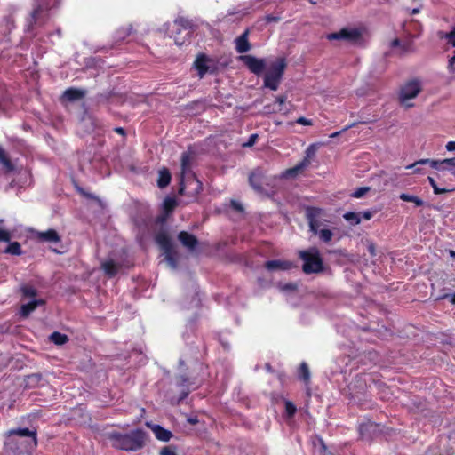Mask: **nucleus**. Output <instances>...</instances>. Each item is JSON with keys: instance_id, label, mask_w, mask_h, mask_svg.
Masks as SVG:
<instances>
[{"instance_id": "6e6552de", "label": "nucleus", "mask_w": 455, "mask_h": 455, "mask_svg": "<svg viewBox=\"0 0 455 455\" xmlns=\"http://www.w3.org/2000/svg\"><path fill=\"white\" fill-rule=\"evenodd\" d=\"M429 164L432 168L438 171H450L455 176V158H446L443 160L420 159L415 163L407 165V168H412L416 165Z\"/></svg>"}, {"instance_id": "69168bd1", "label": "nucleus", "mask_w": 455, "mask_h": 455, "mask_svg": "<svg viewBox=\"0 0 455 455\" xmlns=\"http://www.w3.org/2000/svg\"><path fill=\"white\" fill-rule=\"evenodd\" d=\"M175 44L178 45H182L183 44H185V41L180 42L179 38L175 36Z\"/></svg>"}, {"instance_id": "f03ea898", "label": "nucleus", "mask_w": 455, "mask_h": 455, "mask_svg": "<svg viewBox=\"0 0 455 455\" xmlns=\"http://www.w3.org/2000/svg\"><path fill=\"white\" fill-rule=\"evenodd\" d=\"M299 257L304 261L302 270L305 274H317L323 270V261L316 247L299 251Z\"/></svg>"}, {"instance_id": "0e129e2a", "label": "nucleus", "mask_w": 455, "mask_h": 455, "mask_svg": "<svg viewBox=\"0 0 455 455\" xmlns=\"http://www.w3.org/2000/svg\"><path fill=\"white\" fill-rule=\"evenodd\" d=\"M418 165L412 167L411 169H413V172L414 173H419L420 172V169L419 167H417Z\"/></svg>"}, {"instance_id": "393cba45", "label": "nucleus", "mask_w": 455, "mask_h": 455, "mask_svg": "<svg viewBox=\"0 0 455 455\" xmlns=\"http://www.w3.org/2000/svg\"><path fill=\"white\" fill-rule=\"evenodd\" d=\"M9 435H19V436H29L32 437L34 440L35 445L37 444V438H36V432L31 431L28 428H16V429H11L9 431Z\"/></svg>"}, {"instance_id": "0eeeda50", "label": "nucleus", "mask_w": 455, "mask_h": 455, "mask_svg": "<svg viewBox=\"0 0 455 455\" xmlns=\"http://www.w3.org/2000/svg\"><path fill=\"white\" fill-rule=\"evenodd\" d=\"M362 32L359 28H343L338 32H332L326 35L329 41L343 40L350 44H358L362 41Z\"/></svg>"}, {"instance_id": "f3484780", "label": "nucleus", "mask_w": 455, "mask_h": 455, "mask_svg": "<svg viewBox=\"0 0 455 455\" xmlns=\"http://www.w3.org/2000/svg\"><path fill=\"white\" fill-rule=\"evenodd\" d=\"M323 210L319 207L307 206L306 208V218L308 221L309 228L314 227L315 220H321Z\"/></svg>"}, {"instance_id": "9b49d317", "label": "nucleus", "mask_w": 455, "mask_h": 455, "mask_svg": "<svg viewBox=\"0 0 455 455\" xmlns=\"http://www.w3.org/2000/svg\"><path fill=\"white\" fill-rule=\"evenodd\" d=\"M248 180L249 184L254 190L258 192L263 191L262 185L265 180V173L261 168H256L253 171H251Z\"/></svg>"}, {"instance_id": "58836bf2", "label": "nucleus", "mask_w": 455, "mask_h": 455, "mask_svg": "<svg viewBox=\"0 0 455 455\" xmlns=\"http://www.w3.org/2000/svg\"><path fill=\"white\" fill-rule=\"evenodd\" d=\"M76 191L84 197L92 199L94 201H100V199L92 193L86 192L83 188L76 186Z\"/></svg>"}, {"instance_id": "79ce46f5", "label": "nucleus", "mask_w": 455, "mask_h": 455, "mask_svg": "<svg viewBox=\"0 0 455 455\" xmlns=\"http://www.w3.org/2000/svg\"><path fill=\"white\" fill-rule=\"evenodd\" d=\"M293 124H301V125H307V126H311L313 125V122L311 119H307L304 116H300L299 118H297L294 122H291L290 124L292 125Z\"/></svg>"}, {"instance_id": "864d4df0", "label": "nucleus", "mask_w": 455, "mask_h": 455, "mask_svg": "<svg viewBox=\"0 0 455 455\" xmlns=\"http://www.w3.org/2000/svg\"><path fill=\"white\" fill-rule=\"evenodd\" d=\"M265 20L267 22V23H270V22H277L280 20V18L277 17V16H274V15H267L266 18H265Z\"/></svg>"}, {"instance_id": "a18cd8bd", "label": "nucleus", "mask_w": 455, "mask_h": 455, "mask_svg": "<svg viewBox=\"0 0 455 455\" xmlns=\"http://www.w3.org/2000/svg\"><path fill=\"white\" fill-rule=\"evenodd\" d=\"M316 151L315 145H310L306 150V156L304 158H307L310 161V158L315 156Z\"/></svg>"}, {"instance_id": "e433bc0d", "label": "nucleus", "mask_w": 455, "mask_h": 455, "mask_svg": "<svg viewBox=\"0 0 455 455\" xmlns=\"http://www.w3.org/2000/svg\"><path fill=\"white\" fill-rule=\"evenodd\" d=\"M284 406H285V415L288 419H292L296 412H297V407L296 405L291 402V401H289V400H286L284 402Z\"/></svg>"}, {"instance_id": "052dcab7", "label": "nucleus", "mask_w": 455, "mask_h": 455, "mask_svg": "<svg viewBox=\"0 0 455 455\" xmlns=\"http://www.w3.org/2000/svg\"><path fill=\"white\" fill-rule=\"evenodd\" d=\"M442 299H450V302L455 305V293L451 295L445 294L442 297Z\"/></svg>"}, {"instance_id": "c03bdc74", "label": "nucleus", "mask_w": 455, "mask_h": 455, "mask_svg": "<svg viewBox=\"0 0 455 455\" xmlns=\"http://www.w3.org/2000/svg\"><path fill=\"white\" fill-rule=\"evenodd\" d=\"M160 455H178V454H177L174 447L165 446L161 450Z\"/></svg>"}, {"instance_id": "a878e982", "label": "nucleus", "mask_w": 455, "mask_h": 455, "mask_svg": "<svg viewBox=\"0 0 455 455\" xmlns=\"http://www.w3.org/2000/svg\"><path fill=\"white\" fill-rule=\"evenodd\" d=\"M171 172L167 168H163L159 171L158 173V180H157V186L160 188H164L167 187L171 182Z\"/></svg>"}, {"instance_id": "338daca9", "label": "nucleus", "mask_w": 455, "mask_h": 455, "mask_svg": "<svg viewBox=\"0 0 455 455\" xmlns=\"http://www.w3.org/2000/svg\"><path fill=\"white\" fill-rule=\"evenodd\" d=\"M419 12V8H414L412 11H411V14L414 15V14H417Z\"/></svg>"}, {"instance_id": "a211bd4d", "label": "nucleus", "mask_w": 455, "mask_h": 455, "mask_svg": "<svg viewBox=\"0 0 455 455\" xmlns=\"http://www.w3.org/2000/svg\"><path fill=\"white\" fill-rule=\"evenodd\" d=\"M147 426L149 427L153 433L155 434L156 439L163 442H168L172 436V434L171 431L164 428L160 425H151L149 423H147Z\"/></svg>"}, {"instance_id": "20e7f679", "label": "nucleus", "mask_w": 455, "mask_h": 455, "mask_svg": "<svg viewBox=\"0 0 455 455\" xmlns=\"http://www.w3.org/2000/svg\"><path fill=\"white\" fill-rule=\"evenodd\" d=\"M155 241L163 251L164 259L172 268L178 266L179 255L174 248L173 243L170 235L165 231L158 232L155 236Z\"/></svg>"}, {"instance_id": "7c9ffc66", "label": "nucleus", "mask_w": 455, "mask_h": 455, "mask_svg": "<svg viewBox=\"0 0 455 455\" xmlns=\"http://www.w3.org/2000/svg\"><path fill=\"white\" fill-rule=\"evenodd\" d=\"M177 206V201L174 197H166L163 203V209L166 215L172 213Z\"/></svg>"}, {"instance_id": "bb28decb", "label": "nucleus", "mask_w": 455, "mask_h": 455, "mask_svg": "<svg viewBox=\"0 0 455 455\" xmlns=\"http://www.w3.org/2000/svg\"><path fill=\"white\" fill-rule=\"evenodd\" d=\"M298 377L300 380H302L306 384L310 382L311 374H310V371H309V368H308V365L307 364V363L302 362L300 363L299 370H298Z\"/></svg>"}, {"instance_id": "2f4dec72", "label": "nucleus", "mask_w": 455, "mask_h": 455, "mask_svg": "<svg viewBox=\"0 0 455 455\" xmlns=\"http://www.w3.org/2000/svg\"><path fill=\"white\" fill-rule=\"evenodd\" d=\"M399 198L404 202L414 203L415 205L418 207L422 206L424 204V201L417 196L402 193L400 194Z\"/></svg>"}, {"instance_id": "4be33fe9", "label": "nucleus", "mask_w": 455, "mask_h": 455, "mask_svg": "<svg viewBox=\"0 0 455 455\" xmlns=\"http://www.w3.org/2000/svg\"><path fill=\"white\" fill-rule=\"evenodd\" d=\"M377 428V425L372 422H366L362 423L359 426L358 431L360 434V436L363 440H370L371 439V433L375 432Z\"/></svg>"}, {"instance_id": "3c124183", "label": "nucleus", "mask_w": 455, "mask_h": 455, "mask_svg": "<svg viewBox=\"0 0 455 455\" xmlns=\"http://www.w3.org/2000/svg\"><path fill=\"white\" fill-rule=\"evenodd\" d=\"M454 64H455V51L453 52V56L449 60V65H448L450 71L452 73L455 72Z\"/></svg>"}, {"instance_id": "473e14b6", "label": "nucleus", "mask_w": 455, "mask_h": 455, "mask_svg": "<svg viewBox=\"0 0 455 455\" xmlns=\"http://www.w3.org/2000/svg\"><path fill=\"white\" fill-rule=\"evenodd\" d=\"M360 212H347L343 215V218L351 225L355 226L361 223Z\"/></svg>"}, {"instance_id": "39448f33", "label": "nucleus", "mask_w": 455, "mask_h": 455, "mask_svg": "<svg viewBox=\"0 0 455 455\" xmlns=\"http://www.w3.org/2000/svg\"><path fill=\"white\" fill-rule=\"evenodd\" d=\"M203 190V183L197 179L196 174H191L186 178L180 179L179 195L188 196L189 200L187 204L196 201L198 195Z\"/></svg>"}, {"instance_id": "603ef678", "label": "nucleus", "mask_w": 455, "mask_h": 455, "mask_svg": "<svg viewBox=\"0 0 455 455\" xmlns=\"http://www.w3.org/2000/svg\"><path fill=\"white\" fill-rule=\"evenodd\" d=\"M321 224L322 223H321L320 220H315L314 227L310 228V231L316 235L318 233V230H319V228H320Z\"/></svg>"}, {"instance_id": "a19ab883", "label": "nucleus", "mask_w": 455, "mask_h": 455, "mask_svg": "<svg viewBox=\"0 0 455 455\" xmlns=\"http://www.w3.org/2000/svg\"><path fill=\"white\" fill-rule=\"evenodd\" d=\"M442 38H446L448 43L451 44L453 47H455V28L448 33H445L441 36Z\"/></svg>"}, {"instance_id": "423d86ee", "label": "nucleus", "mask_w": 455, "mask_h": 455, "mask_svg": "<svg viewBox=\"0 0 455 455\" xmlns=\"http://www.w3.org/2000/svg\"><path fill=\"white\" fill-rule=\"evenodd\" d=\"M422 91L421 82L413 78L405 82L400 88L398 99L400 104L406 108H411L413 104H409L408 100L415 99Z\"/></svg>"}, {"instance_id": "c9c22d12", "label": "nucleus", "mask_w": 455, "mask_h": 455, "mask_svg": "<svg viewBox=\"0 0 455 455\" xmlns=\"http://www.w3.org/2000/svg\"><path fill=\"white\" fill-rule=\"evenodd\" d=\"M20 291L22 296L25 298H35L37 295V291L32 285H22L20 287Z\"/></svg>"}, {"instance_id": "1a4fd4ad", "label": "nucleus", "mask_w": 455, "mask_h": 455, "mask_svg": "<svg viewBox=\"0 0 455 455\" xmlns=\"http://www.w3.org/2000/svg\"><path fill=\"white\" fill-rule=\"evenodd\" d=\"M238 59L256 76H260L266 68V62L263 59H258L252 55H240Z\"/></svg>"}, {"instance_id": "dca6fc26", "label": "nucleus", "mask_w": 455, "mask_h": 455, "mask_svg": "<svg viewBox=\"0 0 455 455\" xmlns=\"http://www.w3.org/2000/svg\"><path fill=\"white\" fill-rule=\"evenodd\" d=\"M86 91L83 89H78L75 87H69L67 90L64 91L62 94V99L69 101L74 102L76 100H80L83 98L85 97Z\"/></svg>"}, {"instance_id": "ea45409f", "label": "nucleus", "mask_w": 455, "mask_h": 455, "mask_svg": "<svg viewBox=\"0 0 455 455\" xmlns=\"http://www.w3.org/2000/svg\"><path fill=\"white\" fill-rule=\"evenodd\" d=\"M370 190V188L368 187H361V188H358L357 189H355L353 193H352V196L355 197V198H361L363 197L368 191Z\"/></svg>"}, {"instance_id": "8fccbe9b", "label": "nucleus", "mask_w": 455, "mask_h": 455, "mask_svg": "<svg viewBox=\"0 0 455 455\" xmlns=\"http://www.w3.org/2000/svg\"><path fill=\"white\" fill-rule=\"evenodd\" d=\"M258 139L257 134H251L248 140V141L244 144V146L251 147L255 144L256 140Z\"/></svg>"}, {"instance_id": "9d476101", "label": "nucleus", "mask_w": 455, "mask_h": 455, "mask_svg": "<svg viewBox=\"0 0 455 455\" xmlns=\"http://www.w3.org/2000/svg\"><path fill=\"white\" fill-rule=\"evenodd\" d=\"M194 161V153L192 151H185L181 154L180 157V178H186L191 174H195L192 172V164Z\"/></svg>"}, {"instance_id": "c85d7f7f", "label": "nucleus", "mask_w": 455, "mask_h": 455, "mask_svg": "<svg viewBox=\"0 0 455 455\" xmlns=\"http://www.w3.org/2000/svg\"><path fill=\"white\" fill-rule=\"evenodd\" d=\"M0 164L6 169L8 172H12L14 170V165L12 163L10 157L8 156L5 150L0 146Z\"/></svg>"}, {"instance_id": "72a5a7b5", "label": "nucleus", "mask_w": 455, "mask_h": 455, "mask_svg": "<svg viewBox=\"0 0 455 455\" xmlns=\"http://www.w3.org/2000/svg\"><path fill=\"white\" fill-rule=\"evenodd\" d=\"M50 340L55 345H64L68 342V339L66 334H62L59 331H54L50 336Z\"/></svg>"}, {"instance_id": "de8ad7c7", "label": "nucleus", "mask_w": 455, "mask_h": 455, "mask_svg": "<svg viewBox=\"0 0 455 455\" xmlns=\"http://www.w3.org/2000/svg\"><path fill=\"white\" fill-rule=\"evenodd\" d=\"M432 188H433L434 194H435V195L445 194V193L451 191V189L439 188L436 183L434 186H432Z\"/></svg>"}, {"instance_id": "5701e85b", "label": "nucleus", "mask_w": 455, "mask_h": 455, "mask_svg": "<svg viewBox=\"0 0 455 455\" xmlns=\"http://www.w3.org/2000/svg\"><path fill=\"white\" fill-rule=\"evenodd\" d=\"M44 299H34L20 307V314L22 317H28L38 306L44 305Z\"/></svg>"}, {"instance_id": "cd10ccee", "label": "nucleus", "mask_w": 455, "mask_h": 455, "mask_svg": "<svg viewBox=\"0 0 455 455\" xmlns=\"http://www.w3.org/2000/svg\"><path fill=\"white\" fill-rule=\"evenodd\" d=\"M43 377L40 373H34L28 375L25 379V387L28 388H34L40 385Z\"/></svg>"}, {"instance_id": "bf43d9fd", "label": "nucleus", "mask_w": 455, "mask_h": 455, "mask_svg": "<svg viewBox=\"0 0 455 455\" xmlns=\"http://www.w3.org/2000/svg\"><path fill=\"white\" fill-rule=\"evenodd\" d=\"M446 149L448 151H455V141H449L446 144Z\"/></svg>"}, {"instance_id": "e2e57ef3", "label": "nucleus", "mask_w": 455, "mask_h": 455, "mask_svg": "<svg viewBox=\"0 0 455 455\" xmlns=\"http://www.w3.org/2000/svg\"><path fill=\"white\" fill-rule=\"evenodd\" d=\"M428 181H429V184L431 185V187L436 183L435 179L432 177H428Z\"/></svg>"}, {"instance_id": "774afa93", "label": "nucleus", "mask_w": 455, "mask_h": 455, "mask_svg": "<svg viewBox=\"0 0 455 455\" xmlns=\"http://www.w3.org/2000/svg\"><path fill=\"white\" fill-rule=\"evenodd\" d=\"M449 253H450V255H451L452 258H455V251H454L451 250Z\"/></svg>"}, {"instance_id": "b1692460", "label": "nucleus", "mask_w": 455, "mask_h": 455, "mask_svg": "<svg viewBox=\"0 0 455 455\" xmlns=\"http://www.w3.org/2000/svg\"><path fill=\"white\" fill-rule=\"evenodd\" d=\"M309 164L310 161L307 158H303V160L298 164L286 170V175L290 177H295L299 173L302 172Z\"/></svg>"}, {"instance_id": "2eb2a0df", "label": "nucleus", "mask_w": 455, "mask_h": 455, "mask_svg": "<svg viewBox=\"0 0 455 455\" xmlns=\"http://www.w3.org/2000/svg\"><path fill=\"white\" fill-rule=\"evenodd\" d=\"M189 379L185 375H180L177 378V386L180 388V395L177 399V403H181L190 393Z\"/></svg>"}, {"instance_id": "37998d69", "label": "nucleus", "mask_w": 455, "mask_h": 455, "mask_svg": "<svg viewBox=\"0 0 455 455\" xmlns=\"http://www.w3.org/2000/svg\"><path fill=\"white\" fill-rule=\"evenodd\" d=\"M43 12V7L40 5V4H37L32 13H31V18H32V20L33 22H36V20H38V17H39V14Z\"/></svg>"}, {"instance_id": "680f3d73", "label": "nucleus", "mask_w": 455, "mask_h": 455, "mask_svg": "<svg viewBox=\"0 0 455 455\" xmlns=\"http://www.w3.org/2000/svg\"><path fill=\"white\" fill-rule=\"evenodd\" d=\"M114 132L122 136H125V134H126L125 130L123 127H116L114 129Z\"/></svg>"}, {"instance_id": "f257e3e1", "label": "nucleus", "mask_w": 455, "mask_h": 455, "mask_svg": "<svg viewBox=\"0 0 455 455\" xmlns=\"http://www.w3.org/2000/svg\"><path fill=\"white\" fill-rule=\"evenodd\" d=\"M148 438V433L142 428H136L129 433L112 431L108 434L111 446L116 450L137 451L143 449Z\"/></svg>"}, {"instance_id": "5fc2aeb1", "label": "nucleus", "mask_w": 455, "mask_h": 455, "mask_svg": "<svg viewBox=\"0 0 455 455\" xmlns=\"http://www.w3.org/2000/svg\"><path fill=\"white\" fill-rule=\"evenodd\" d=\"M286 100H287V97L285 95H279L275 98V101L279 105H283V103H285Z\"/></svg>"}, {"instance_id": "4c0bfd02", "label": "nucleus", "mask_w": 455, "mask_h": 455, "mask_svg": "<svg viewBox=\"0 0 455 455\" xmlns=\"http://www.w3.org/2000/svg\"><path fill=\"white\" fill-rule=\"evenodd\" d=\"M320 239L324 243H329L333 237V233L331 229H319L318 233Z\"/></svg>"}, {"instance_id": "13d9d810", "label": "nucleus", "mask_w": 455, "mask_h": 455, "mask_svg": "<svg viewBox=\"0 0 455 455\" xmlns=\"http://www.w3.org/2000/svg\"><path fill=\"white\" fill-rule=\"evenodd\" d=\"M231 205H232V207H233L235 210H236V211H238V212L243 211V206H242V204H239V203H237V202H235V201H232Z\"/></svg>"}, {"instance_id": "49530a36", "label": "nucleus", "mask_w": 455, "mask_h": 455, "mask_svg": "<svg viewBox=\"0 0 455 455\" xmlns=\"http://www.w3.org/2000/svg\"><path fill=\"white\" fill-rule=\"evenodd\" d=\"M355 125H356V123H352V124H350L347 125V126H346L345 128H343L341 131L335 132L331 133V134L330 135V138H336V137L339 136L343 132H346V131L349 130L350 128L355 127Z\"/></svg>"}, {"instance_id": "7ed1b4c3", "label": "nucleus", "mask_w": 455, "mask_h": 455, "mask_svg": "<svg viewBox=\"0 0 455 455\" xmlns=\"http://www.w3.org/2000/svg\"><path fill=\"white\" fill-rule=\"evenodd\" d=\"M286 66L287 64L284 58H278L275 61L272 62L264 76V86L271 91H276L284 74Z\"/></svg>"}, {"instance_id": "ddd939ff", "label": "nucleus", "mask_w": 455, "mask_h": 455, "mask_svg": "<svg viewBox=\"0 0 455 455\" xmlns=\"http://www.w3.org/2000/svg\"><path fill=\"white\" fill-rule=\"evenodd\" d=\"M250 30L247 28L235 40V50L238 53L243 55V53L251 50V44L249 42Z\"/></svg>"}, {"instance_id": "6ab92c4d", "label": "nucleus", "mask_w": 455, "mask_h": 455, "mask_svg": "<svg viewBox=\"0 0 455 455\" xmlns=\"http://www.w3.org/2000/svg\"><path fill=\"white\" fill-rule=\"evenodd\" d=\"M208 62L209 58L205 54H200L197 56L194 62V67L197 70L201 78L209 71V67L207 65Z\"/></svg>"}, {"instance_id": "aec40b11", "label": "nucleus", "mask_w": 455, "mask_h": 455, "mask_svg": "<svg viewBox=\"0 0 455 455\" xmlns=\"http://www.w3.org/2000/svg\"><path fill=\"white\" fill-rule=\"evenodd\" d=\"M37 238L41 242H47V243H59L60 242L61 238L58 232L54 229H48L46 231L38 232Z\"/></svg>"}, {"instance_id": "4468645a", "label": "nucleus", "mask_w": 455, "mask_h": 455, "mask_svg": "<svg viewBox=\"0 0 455 455\" xmlns=\"http://www.w3.org/2000/svg\"><path fill=\"white\" fill-rule=\"evenodd\" d=\"M178 240L187 249L193 251L198 245V239L193 234L187 231H180L178 234Z\"/></svg>"}, {"instance_id": "c756f323", "label": "nucleus", "mask_w": 455, "mask_h": 455, "mask_svg": "<svg viewBox=\"0 0 455 455\" xmlns=\"http://www.w3.org/2000/svg\"><path fill=\"white\" fill-rule=\"evenodd\" d=\"M175 25L180 27V28H183L184 30H188L187 35L191 34V29L193 28V23L191 20H189L187 18L184 17H179L174 21Z\"/></svg>"}, {"instance_id": "412c9836", "label": "nucleus", "mask_w": 455, "mask_h": 455, "mask_svg": "<svg viewBox=\"0 0 455 455\" xmlns=\"http://www.w3.org/2000/svg\"><path fill=\"white\" fill-rule=\"evenodd\" d=\"M121 267L120 264H116L114 260L109 259L101 263V268L108 277H114L117 275Z\"/></svg>"}, {"instance_id": "6e6d98bb", "label": "nucleus", "mask_w": 455, "mask_h": 455, "mask_svg": "<svg viewBox=\"0 0 455 455\" xmlns=\"http://www.w3.org/2000/svg\"><path fill=\"white\" fill-rule=\"evenodd\" d=\"M373 216V213L371 211H364L363 213H362V217L364 219V220H371Z\"/></svg>"}, {"instance_id": "f8f14e48", "label": "nucleus", "mask_w": 455, "mask_h": 455, "mask_svg": "<svg viewBox=\"0 0 455 455\" xmlns=\"http://www.w3.org/2000/svg\"><path fill=\"white\" fill-rule=\"evenodd\" d=\"M264 267L268 271H275V270H290L293 268L295 266L291 261L289 260H280V259H274V260H267L265 262Z\"/></svg>"}, {"instance_id": "f704fd0d", "label": "nucleus", "mask_w": 455, "mask_h": 455, "mask_svg": "<svg viewBox=\"0 0 455 455\" xmlns=\"http://www.w3.org/2000/svg\"><path fill=\"white\" fill-rule=\"evenodd\" d=\"M4 252L5 253H9V254H12V255H20L22 253V251H21V246L20 244V243L18 242H12L7 247L6 249L4 250Z\"/></svg>"}, {"instance_id": "09e8293b", "label": "nucleus", "mask_w": 455, "mask_h": 455, "mask_svg": "<svg viewBox=\"0 0 455 455\" xmlns=\"http://www.w3.org/2000/svg\"><path fill=\"white\" fill-rule=\"evenodd\" d=\"M11 239L10 233L6 230L0 229V241L9 242Z\"/></svg>"}, {"instance_id": "4d7b16f0", "label": "nucleus", "mask_w": 455, "mask_h": 455, "mask_svg": "<svg viewBox=\"0 0 455 455\" xmlns=\"http://www.w3.org/2000/svg\"><path fill=\"white\" fill-rule=\"evenodd\" d=\"M187 421H188V423H189L190 425H193V426L196 425L199 422V420H198L196 416H195V417H188L187 419Z\"/></svg>"}]
</instances>
